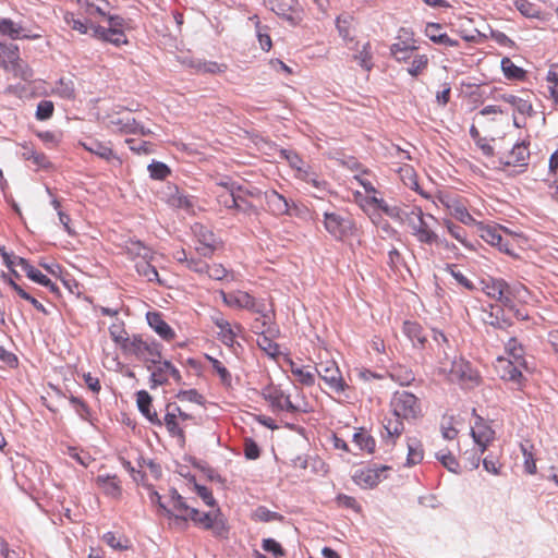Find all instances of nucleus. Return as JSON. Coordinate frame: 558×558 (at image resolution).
<instances>
[{
    "label": "nucleus",
    "instance_id": "32",
    "mask_svg": "<svg viewBox=\"0 0 558 558\" xmlns=\"http://www.w3.org/2000/svg\"><path fill=\"white\" fill-rule=\"evenodd\" d=\"M409 66L407 68V72L413 76L417 77L425 73L429 65V58L427 54L418 53L417 51L413 52V56L408 61Z\"/></svg>",
    "mask_w": 558,
    "mask_h": 558
},
{
    "label": "nucleus",
    "instance_id": "9",
    "mask_svg": "<svg viewBox=\"0 0 558 558\" xmlns=\"http://www.w3.org/2000/svg\"><path fill=\"white\" fill-rule=\"evenodd\" d=\"M315 372L328 389L337 395H342L350 388L337 362L333 360H320L316 363Z\"/></svg>",
    "mask_w": 558,
    "mask_h": 558
},
{
    "label": "nucleus",
    "instance_id": "7",
    "mask_svg": "<svg viewBox=\"0 0 558 558\" xmlns=\"http://www.w3.org/2000/svg\"><path fill=\"white\" fill-rule=\"evenodd\" d=\"M429 220H435L430 214H424L421 207H414L405 215V221L412 235L422 244L433 245L438 242V234L430 227Z\"/></svg>",
    "mask_w": 558,
    "mask_h": 558
},
{
    "label": "nucleus",
    "instance_id": "10",
    "mask_svg": "<svg viewBox=\"0 0 558 558\" xmlns=\"http://www.w3.org/2000/svg\"><path fill=\"white\" fill-rule=\"evenodd\" d=\"M418 50V41L415 38V34L412 29L401 27L395 39V43L390 46V54L397 62H408L413 52Z\"/></svg>",
    "mask_w": 558,
    "mask_h": 558
},
{
    "label": "nucleus",
    "instance_id": "20",
    "mask_svg": "<svg viewBox=\"0 0 558 558\" xmlns=\"http://www.w3.org/2000/svg\"><path fill=\"white\" fill-rule=\"evenodd\" d=\"M263 396L274 410L287 412L295 411V407L291 402L290 397L277 387L266 388Z\"/></svg>",
    "mask_w": 558,
    "mask_h": 558
},
{
    "label": "nucleus",
    "instance_id": "64",
    "mask_svg": "<svg viewBox=\"0 0 558 558\" xmlns=\"http://www.w3.org/2000/svg\"><path fill=\"white\" fill-rule=\"evenodd\" d=\"M31 280L48 288L51 292H57L58 287L56 283H53L46 275H44L40 270L37 268L34 270V272L29 277Z\"/></svg>",
    "mask_w": 558,
    "mask_h": 558
},
{
    "label": "nucleus",
    "instance_id": "46",
    "mask_svg": "<svg viewBox=\"0 0 558 558\" xmlns=\"http://www.w3.org/2000/svg\"><path fill=\"white\" fill-rule=\"evenodd\" d=\"M296 177L319 190H324L327 185L326 181L319 179L316 173L310 171L308 169H303L302 167H298Z\"/></svg>",
    "mask_w": 558,
    "mask_h": 558
},
{
    "label": "nucleus",
    "instance_id": "59",
    "mask_svg": "<svg viewBox=\"0 0 558 558\" xmlns=\"http://www.w3.org/2000/svg\"><path fill=\"white\" fill-rule=\"evenodd\" d=\"M193 488H194V492L204 501V504L206 506L215 507L216 500L213 496L211 490L208 487L194 483Z\"/></svg>",
    "mask_w": 558,
    "mask_h": 558
},
{
    "label": "nucleus",
    "instance_id": "39",
    "mask_svg": "<svg viewBox=\"0 0 558 558\" xmlns=\"http://www.w3.org/2000/svg\"><path fill=\"white\" fill-rule=\"evenodd\" d=\"M444 227L446 228V230L448 231V233L453 238L456 239L460 244H462L464 247H468L470 248L472 245L468 239V233L466 231L464 230V228H462L461 226L459 225H456L452 220L450 219H444V222H442Z\"/></svg>",
    "mask_w": 558,
    "mask_h": 558
},
{
    "label": "nucleus",
    "instance_id": "62",
    "mask_svg": "<svg viewBox=\"0 0 558 558\" xmlns=\"http://www.w3.org/2000/svg\"><path fill=\"white\" fill-rule=\"evenodd\" d=\"M126 144L129 145L130 149L133 150L136 154H150L153 151V145L149 142H138L134 138H128Z\"/></svg>",
    "mask_w": 558,
    "mask_h": 558
},
{
    "label": "nucleus",
    "instance_id": "16",
    "mask_svg": "<svg viewBox=\"0 0 558 558\" xmlns=\"http://www.w3.org/2000/svg\"><path fill=\"white\" fill-rule=\"evenodd\" d=\"M324 226L326 231L337 240L344 239L353 229V223L337 213L324 214Z\"/></svg>",
    "mask_w": 558,
    "mask_h": 558
},
{
    "label": "nucleus",
    "instance_id": "56",
    "mask_svg": "<svg viewBox=\"0 0 558 558\" xmlns=\"http://www.w3.org/2000/svg\"><path fill=\"white\" fill-rule=\"evenodd\" d=\"M242 192L243 187H239L236 190V205L234 209L248 215L256 213L255 206L251 202H248L247 198L244 197V195L241 194Z\"/></svg>",
    "mask_w": 558,
    "mask_h": 558
},
{
    "label": "nucleus",
    "instance_id": "42",
    "mask_svg": "<svg viewBox=\"0 0 558 558\" xmlns=\"http://www.w3.org/2000/svg\"><path fill=\"white\" fill-rule=\"evenodd\" d=\"M501 98L521 114L531 116L533 112V106L527 99H523L514 95H502Z\"/></svg>",
    "mask_w": 558,
    "mask_h": 558
},
{
    "label": "nucleus",
    "instance_id": "54",
    "mask_svg": "<svg viewBox=\"0 0 558 558\" xmlns=\"http://www.w3.org/2000/svg\"><path fill=\"white\" fill-rule=\"evenodd\" d=\"M54 111V105L51 100H41L37 105L36 119L39 121L48 120L52 117Z\"/></svg>",
    "mask_w": 558,
    "mask_h": 558
},
{
    "label": "nucleus",
    "instance_id": "61",
    "mask_svg": "<svg viewBox=\"0 0 558 558\" xmlns=\"http://www.w3.org/2000/svg\"><path fill=\"white\" fill-rule=\"evenodd\" d=\"M69 400L71 404L74 407L78 416L85 421H88L90 416V410L88 405L82 399L74 396L70 397Z\"/></svg>",
    "mask_w": 558,
    "mask_h": 558
},
{
    "label": "nucleus",
    "instance_id": "12",
    "mask_svg": "<svg viewBox=\"0 0 558 558\" xmlns=\"http://www.w3.org/2000/svg\"><path fill=\"white\" fill-rule=\"evenodd\" d=\"M150 373V387L156 388L169 384L172 378L175 384H182L180 371L168 360L159 359V362L153 364L151 368H147Z\"/></svg>",
    "mask_w": 558,
    "mask_h": 558
},
{
    "label": "nucleus",
    "instance_id": "28",
    "mask_svg": "<svg viewBox=\"0 0 558 558\" xmlns=\"http://www.w3.org/2000/svg\"><path fill=\"white\" fill-rule=\"evenodd\" d=\"M529 156H530V151H529L527 146L524 143H518L502 158V162L506 166H513V167L524 166Z\"/></svg>",
    "mask_w": 558,
    "mask_h": 558
},
{
    "label": "nucleus",
    "instance_id": "22",
    "mask_svg": "<svg viewBox=\"0 0 558 558\" xmlns=\"http://www.w3.org/2000/svg\"><path fill=\"white\" fill-rule=\"evenodd\" d=\"M147 323L151 329L165 341H172L175 338V331L165 322L159 312H148L146 314Z\"/></svg>",
    "mask_w": 558,
    "mask_h": 558
},
{
    "label": "nucleus",
    "instance_id": "14",
    "mask_svg": "<svg viewBox=\"0 0 558 558\" xmlns=\"http://www.w3.org/2000/svg\"><path fill=\"white\" fill-rule=\"evenodd\" d=\"M391 470L388 465H373L357 470L353 476L354 482L362 488H374L388 477Z\"/></svg>",
    "mask_w": 558,
    "mask_h": 558
},
{
    "label": "nucleus",
    "instance_id": "44",
    "mask_svg": "<svg viewBox=\"0 0 558 558\" xmlns=\"http://www.w3.org/2000/svg\"><path fill=\"white\" fill-rule=\"evenodd\" d=\"M82 146L89 153L95 154L105 160H110L111 158L114 157L113 150L109 146H107L100 142L94 141L89 144L82 143Z\"/></svg>",
    "mask_w": 558,
    "mask_h": 558
},
{
    "label": "nucleus",
    "instance_id": "34",
    "mask_svg": "<svg viewBox=\"0 0 558 558\" xmlns=\"http://www.w3.org/2000/svg\"><path fill=\"white\" fill-rule=\"evenodd\" d=\"M214 324L219 329L218 337L226 345H232L235 341V332L233 331L230 323L221 315L213 317Z\"/></svg>",
    "mask_w": 558,
    "mask_h": 558
},
{
    "label": "nucleus",
    "instance_id": "15",
    "mask_svg": "<svg viewBox=\"0 0 558 558\" xmlns=\"http://www.w3.org/2000/svg\"><path fill=\"white\" fill-rule=\"evenodd\" d=\"M473 413L475 416V422L471 427V436L478 447L477 451H480V453H484V451L495 439V430L492 428L488 422L475 413V410H473Z\"/></svg>",
    "mask_w": 558,
    "mask_h": 558
},
{
    "label": "nucleus",
    "instance_id": "55",
    "mask_svg": "<svg viewBox=\"0 0 558 558\" xmlns=\"http://www.w3.org/2000/svg\"><path fill=\"white\" fill-rule=\"evenodd\" d=\"M336 504L338 507L351 509L354 512H361V510H362L359 501L354 497L348 496L345 494H339L336 497Z\"/></svg>",
    "mask_w": 558,
    "mask_h": 558
},
{
    "label": "nucleus",
    "instance_id": "24",
    "mask_svg": "<svg viewBox=\"0 0 558 558\" xmlns=\"http://www.w3.org/2000/svg\"><path fill=\"white\" fill-rule=\"evenodd\" d=\"M402 331L412 342L414 348L421 350L426 348L427 335L417 322L405 320L403 323Z\"/></svg>",
    "mask_w": 558,
    "mask_h": 558
},
{
    "label": "nucleus",
    "instance_id": "41",
    "mask_svg": "<svg viewBox=\"0 0 558 558\" xmlns=\"http://www.w3.org/2000/svg\"><path fill=\"white\" fill-rule=\"evenodd\" d=\"M501 70L508 80L523 81L525 78V71L515 65L508 57L501 59Z\"/></svg>",
    "mask_w": 558,
    "mask_h": 558
},
{
    "label": "nucleus",
    "instance_id": "40",
    "mask_svg": "<svg viewBox=\"0 0 558 558\" xmlns=\"http://www.w3.org/2000/svg\"><path fill=\"white\" fill-rule=\"evenodd\" d=\"M5 282L24 300L28 301L37 311L45 315H48L47 308L29 293H27L21 286H19L13 279L3 275Z\"/></svg>",
    "mask_w": 558,
    "mask_h": 558
},
{
    "label": "nucleus",
    "instance_id": "3",
    "mask_svg": "<svg viewBox=\"0 0 558 558\" xmlns=\"http://www.w3.org/2000/svg\"><path fill=\"white\" fill-rule=\"evenodd\" d=\"M482 290L508 310H513V301L523 299L526 292L522 284L509 286L504 279L492 277L482 280Z\"/></svg>",
    "mask_w": 558,
    "mask_h": 558
},
{
    "label": "nucleus",
    "instance_id": "45",
    "mask_svg": "<svg viewBox=\"0 0 558 558\" xmlns=\"http://www.w3.org/2000/svg\"><path fill=\"white\" fill-rule=\"evenodd\" d=\"M521 451L524 458V470L529 474H535L537 471L534 446L521 444Z\"/></svg>",
    "mask_w": 558,
    "mask_h": 558
},
{
    "label": "nucleus",
    "instance_id": "1",
    "mask_svg": "<svg viewBox=\"0 0 558 558\" xmlns=\"http://www.w3.org/2000/svg\"><path fill=\"white\" fill-rule=\"evenodd\" d=\"M155 498L162 513L175 523L191 520L202 529L211 530L217 536H223L228 532L219 510L202 513L197 509L190 507L177 490L171 492L170 507L161 502V497L158 493H154L153 500Z\"/></svg>",
    "mask_w": 558,
    "mask_h": 558
},
{
    "label": "nucleus",
    "instance_id": "49",
    "mask_svg": "<svg viewBox=\"0 0 558 558\" xmlns=\"http://www.w3.org/2000/svg\"><path fill=\"white\" fill-rule=\"evenodd\" d=\"M148 171L150 178L154 180H165L171 173L170 168L166 163L159 161L151 162L148 166Z\"/></svg>",
    "mask_w": 558,
    "mask_h": 558
},
{
    "label": "nucleus",
    "instance_id": "50",
    "mask_svg": "<svg viewBox=\"0 0 558 558\" xmlns=\"http://www.w3.org/2000/svg\"><path fill=\"white\" fill-rule=\"evenodd\" d=\"M391 378L401 386L410 385L414 380V374L410 369H403L401 366L392 367Z\"/></svg>",
    "mask_w": 558,
    "mask_h": 558
},
{
    "label": "nucleus",
    "instance_id": "27",
    "mask_svg": "<svg viewBox=\"0 0 558 558\" xmlns=\"http://www.w3.org/2000/svg\"><path fill=\"white\" fill-rule=\"evenodd\" d=\"M442 27L438 23H429L425 28L426 36L435 44L446 47H458L459 43L452 39L446 33H442Z\"/></svg>",
    "mask_w": 558,
    "mask_h": 558
},
{
    "label": "nucleus",
    "instance_id": "13",
    "mask_svg": "<svg viewBox=\"0 0 558 558\" xmlns=\"http://www.w3.org/2000/svg\"><path fill=\"white\" fill-rule=\"evenodd\" d=\"M450 375L465 388H474L482 381V377L470 362L459 359L452 362Z\"/></svg>",
    "mask_w": 558,
    "mask_h": 558
},
{
    "label": "nucleus",
    "instance_id": "18",
    "mask_svg": "<svg viewBox=\"0 0 558 558\" xmlns=\"http://www.w3.org/2000/svg\"><path fill=\"white\" fill-rule=\"evenodd\" d=\"M520 365L522 363H517L515 360L500 356L496 360L495 371L502 380L512 381L520 386L523 379L522 372L519 368Z\"/></svg>",
    "mask_w": 558,
    "mask_h": 558
},
{
    "label": "nucleus",
    "instance_id": "57",
    "mask_svg": "<svg viewBox=\"0 0 558 558\" xmlns=\"http://www.w3.org/2000/svg\"><path fill=\"white\" fill-rule=\"evenodd\" d=\"M57 94L64 99H73L75 97V88L72 81L60 78L57 85Z\"/></svg>",
    "mask_w": 558,
    "mask_h": 558
},
{
    "label": "nucleus",
    "instance_id": "35",
    "mask_svg": "<svg viewBox=\"0 0 558 558\" xmlns=\"http://www.w3.org/2000/svg\"><path fill=\"white\" fill-rule=\"evenodd\" d=\"M408 457L407 465L412 466L422 462L424 458V450L421 440L414 437H409L407 440Z\"/></svg>",
    "mask_w": 558,
    "mask_h": 558
},
{
    "label": "nucleus",
    "instance_id": "52",
    "mask_svg": "<svg viewBox=\"0 0 558 558\" xmlns=\"http://www.w3.org/2000/svg\"><path fill=\"white\" fill-rule=\"evenodd\" d=\"M257 38L260 48L264 51H269L272 47V41L268 33V27L260 25L259 21L256 22Z\"/></svg>",
    "mask_w": 558,
    "mask_h": 558
},
{
    "label": "nucleus",
    "instance_id": "26",
    "mask_svg": "<svg viewBox=\"0 0 558 558\" xmlns=\"http://www.w3.org/2000/svg\"><path fill=\"white\" fill-rule=\"evenodd\" d=\"M136 402L138 410L143 413V415L154 425L161 426V420L158 417V414L156 411H151V403L153 399L150 395L145 391L141 390L136 393Z\"/></svg>",
    "mask_w": 558,
    "mask_h": 558
},
{
    "label": "nucleus",
    "instance_id": "30",
    "mask_svg": "<svg viewBox=\"0 0 558 558\" xmlns=\"http://www.w3.org/2000/svg\"><path fill=\"white\" fill-rule=\"evenodd\" d=\"M289 366L290 372L301 385L307 387L314 386L315 373L312 372L310 366L300 365L292 360H289Z\"/></svg>",
    "mask_w": 558,
    "mask_h": 558
},
{
    "label": "nucleus",
    "instance_id": "37",
    "mask_svg": "<svg viewBox=\"0 0 558 558\" xmlns=\"http://www.w3.org/2000/svg\"><path fill=\"white\" fill-rule=\"evenodd\" d=\"M109 335L112 341L121 351L124 349V344H126L131 338L122 322L111 324L109 327Z\"/></svg>",
    "mask_w": 558,
    "mask_h": 558
},
{
    "label": "nucleus",
    "instance_id": "25",
    "mask_svg": "<svg viewBox=\"0 0 558 558\" xmlns=\"http://www.w3.org/2000/svg\"><path fill=\"white\" fill-rule=\"evenodd\" d=\"M403 421L405 420L395 415H392V417L384 418L383 426L385 429V435L383 436V439L386 444H389L391 446L396 445L397 439L404 432Z\"/></svg>",
    "mask_w": 558,
    "mask_h": 558
},
{
    "label": "nucleus",
    "instance_id": "8",
    "mask_svg": "<svg viewBox=\"0 0 558 558\" xmlns=\"http://www.w3.org/2000/svg\"><path fill=\"white\" fill-rule=\"evenodd\" d=\"M435 204L440 205L450 216L465 226H475L478 221L471 215L468 201L453 193H439Z\"/></svg>",
    "mask_w": 558,
    "mask_h": 558
},
{
    "label": "nucleus",
    "instance_id": "36",
    "mask_svg": "<svg viewBox=\"0 0 558 558\" xmlns=\"http://www.w3.org/2000/svg\"><path fill=\"white\" fill-rule=\"evenodd\" d=\"M353 442L363 451L373 453L376 447L374 437L363 427L359 428L353 435Z\"/></svg>",
    "mask_w": 558,
    "mask_h": 558
},
{
    "label": "nucleus",
    "instance_id": "43",
    "mask_svg": "<svg viewBox=\"0 0 558 558\" xmlns=\"http://www.w3.org/2000/svg\"><path fill=\"white\" fill-rule=\"evenodd\" d=\"M398 173L405 186L414 191L418 190L417 175L412 166L403 165L399 168Z\"/></svg>",
    "mask_w": 558,
    "mask_h": 558
},
{
    "label": "nucleus",
    "instance_id": "47",
    "mask_svg": "<svg viewBox=\"0 0 558 558\" xmlns=\"http://www.w3.org/2000/svg\"><path fill=\"white\" fill-rule=\"evenodd\" d=\"M148 260L149 259H144L136 264V270H137L138 275L143 276L150 282L151 281L160 282L157 269L153 265H150Z\"/></svg>",
    "mask_w": 558,
    "mask_h": 558
},
{
    "label": "nucleus",
    "instance_id": "21",
    "mask_svg": "<svg viewBox=\"0 0 558 558\" xmlns=\"http://www.w3.org/2000/svg\"><path fill=\"white\" fill-rule=\"evenodd\" d=\"M95 483L100 492L112 499H120L122 496L121 481L117 475H98Z\"/></svg>",
    "mask_w": 558,
    "mask_h": 558
},
{
    "label": "nucleus",
    "instance_id": "38",
    "mask_svg": "<svg viewBox=\"0 0 558 558\" xmlns=\"http://www.w3.org/2000/svg\"><path fill=\"white\" fill-rule=\"evenodd\" d=\"M125 250L132 258L141 257L143 260L153 258V251L138 240L128 241Z\"/></svg>",
    "mask_w": 558,
    "mask_h": 558
},
{
    "label": "nucleus",
    "instance_id": "29",
    "mask_svg": "<svg viewBox=\"0 0 558 558\" xmlns=\"http://www.w3.org/2000/svg\"><path fill=\"white\" fill-rule=\"evenodd\" d=\"M477 231L480 236L488 244L496 246V244H500L502 232L507 233L505 229H501L497 226L493 225H484L483 222H477Z\"/></svg>",
    "mask_w": 558,
    "mask_h": 558
},
{
    "label": "nucleus",
    "instance_id": "4",
    "mask_svg": "<svg viewBox=\"0 0 558 558\" xmlns=\"http://www.w3.org/2000/svg\"><path fill=\"white\" fill-rule=\"evenodd\" d=\"M124 356H133L144 363L146 368L162 357V344L156 340H144L140 335H133L122 350Z\"/></svg>",
    "mask_w": 558,
    "mask_h": 558
},
{
    "label": "nucleus",
    "instance_id": "17",
    "mask_svg": "<svg viewBox=\"0 0 558 558\" xmlns=\"http://www.w3.org/2000/svg\"><path fill=\"white\" fill-rule=\"evenodd\" d=\"M193 232L198 242L196 251L205 257H210L219 246V242L213 231L203 225L196 223L193 227Z\"/></svg>",
    "mask_w": 558,
    "mask_h": 558
},
{
    "label": "nucleus",
    "instance_id": "5",
    "mask_svg": "<svg viewBox=\"0 0 558 558\" xmlns=\"http://www.w3.org/2000/svg\"><path fill=\"white\" fill-rule=\"evenodd\" d=\"M161 423L171 437L175 438L181 445H184L185 428L196 425V418L183 411L177 403H168Z\"/></svg>",
    "mask_w": 558,
    "mask_h": 558
},
{
    "label": "nucleus",
    "instance_id": "60",
    "mask_svg": "<svg viewBox=\"0 0 558 558\" xmlns=\"http://www.w3.org/2000/svg\"><path fill=\"white\" fill-rule=\"evenodd\" d=\"M355 59L359 61L360 65L367 71L372 68V51H371V44L365 43L362 47V50L357 56H355Z\"/></svg>",
    "mask_w": 558,
    "mask_h": 558
},
{
    "label": "nucleus",
    "instance_id": "51",
    "mask_svg": "<svg viewBox=\"0 0 558 558\" xmlns=\"http://www.w3.org/2000/svg\"><path fill=\"white\" fill-rule=\"evenodd\" d=\"M21 29L10 19H0V34L9 36L11 39H16L20 36Z\"/></svg>",
    "mask_w": 558,
    "mask_h": 558
},
{
    "label": "nucleus",
    "instance_id": "53",
    "mask_svg": "<svg viewBox=\"0 0 558 558\" xmlns=\"http://www.w3.org/2000/svg\"><path fill=\"white\" fill-rule=\"evenodd\" d=\"M372 203L387 216L391 218H401V209L397 206H390L385 199L373 197Z\"/></svg>",
    "mask_w": 558,
    "mask_h": 558
},
{
    "label": "nucleus",
    "instance_id": "23",
    "mask_svg": "<svg viewBox=\"0 0 558 558\" xmlns=\"http://www.w3.org/2000/svg\"><path fill=\"white\" fill-rule=\"evenodd\" d=\"M110 124L114 131L123 134H141L146 136L153 133L149 129H146L131 117L112 119Z\"/></svg>",
    "mask_w": 558,
    "mask_h": 558
},
{
    "label": "nucleus",
    "instance_id": "2",
    "mask_svg": "<svg viewBox=\"0 0 558 558\" xmlns=\"http://www.w3.org/2000/svg\"><path fill=\"white\" fill-rule=\"evenodd\" d=\"M63 19L68 26L82 35L90 33L94 38L117 47L128 44V37L123 29L125 24L123 17H111L110 27L88 22L87 19L82 21L72 12H66Z\"/></svg>",
    "mask_w": 558,
    "mask_h": 558
},
{
    "label": "nucleus",
    "instance_id": "48",
    "mask_svg": "<svg viewBox=\"0 0 558 558\" xmlns=\"http://www.w3.org/2000/svg\"><path fill=\"white\" fill-rule=\"evenodd\" d=\"M252 519L259 522L280 521L282 515L260 506L254 510Z\"/></svg>",
    "mask_w": 558,
    "mask_h": 558
},
{
    "label": "nucleus",
    "instance_id": "31",
    "mask_svg": "<svg viewBox=\"0 0 558 558\" xmlns=\"http://www.w3.org/2000/svg\"><path fill=\"white\" fill-rule=\"evenodd\" d=\"M22 148V158L24 160L32 161L33 165H35L39 169H48L51 167V162L44 153L35 150L32 146L27 144H23Z\"/></svg>",
    "mask_w": 558,
    "mask_h": 558
},
{
    "label": "nucleus",
    "instance_id": "63",
    "mask_svg": "<svg viewBox=\"0 0 558 558\" xmlns=\"http://www.w3.org/2000/svg\"><path fill=\"white\" fill-rule=\"evenodd\" d=\"M507 352L517 363H523V349L514 338H511L506 345Z\"/></svg>",
    "mask_w": 558,
    "mask_h": 558
},
{
    "label": "nucleus",
    "instance_id": "19",
    "mask_svg": "<svg viewBox=\"0 0 558 558\" xmlns=\"http://www.w3.org/2000/svg\"><path fill=\"white\" fill-rule=\"evenodd\" d=\"M223 303L232 308L257 312L256 300L250 293L241 290L232 292H220Z\"/></svg>",
    "mask_w": 558,
    "mask_h": 558
},
{
    "label": "nucleus",
    "instance_id": "11",
    "mask_svg": "<svg viewBox=\"0 0 558 558\" xmlns=\"http://www.w3.org/2000/svg\"><path fill=\"white\" fill-rule=\"evenodd\" d=\"M78 12L88 22L99 24L101 21H107L110 27L111 17H120L119 15L111 14V4L107 0H76Z\"/></svg>",
    "mask_w": 558,
    "mask_h": 558
},
{
    "label": "nucleus",
    "instance_id": "58",
    "mask_svg": "<svg viewBox=\"0 0 558 558\" xmlns=\"http://www.w3.org/2000/svg\"><path fill=\"white\" fill-rule=\"evenodd\" d=\"M257 344L263 351L272 357L279 354L278 344L264 335L258 337Z\"/></svg>",
    "mask_w": 558,
    "mask_h": 558
},
{
    "label": "nucleus",
    "instance_id": "33",
    "mask_svg": "<svg viewBox=\"0 0 558 558\" xmlns=\"http://www.w3.org/2000/svg\"><path fill=\"white\" fill-rule=\"evenodd\" d=\"M267 204L270 210L277 216L290 214V205L288 199L276 191H272L267 195Z\"/></svg>",
    "mask_w": 558,
    "mask_h": 558
},
{
    "label": "nucleus",
    "instance_id": "6",
    "mask_svg": "<svg viewBox=\"0 0 558 558\" xmlns=\"http://www.w3.org/2000/svg\"><path fill=\"white\" fill-rule=\"evenodd\" d=\"M389 408L392 415L402 417L407 422L417 421L424 415L421 400L414 393L407 390L393 392Z\"/></svg>",
    "mask_w": 558,
    "mask_h": 558
}]
</instances>
